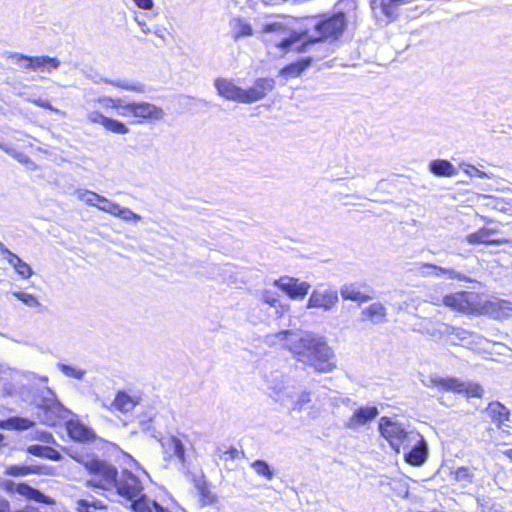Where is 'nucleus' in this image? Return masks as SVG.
<instances>
[{
  "instance_id": "37998d69",
  "label": "nucleus",
  "mask_w": 512,
  "mask_h": 512,
  "mask_svg": "<svg viewBox=\"0 0 512 512\" xmlns=\"http://www.w3.org/2000/svg\"><path fill=\"white\" fill-rule=\"evenodd\" d=\"M114 216L119 217L123 221L128 222V223L138 222L142 219L140 215L134 213L129 208L121 207L120 205H119L118 209L116 210V213Z\"/></svg>"
},
{
  "instance_id": "b1692460",
  "label": "nucleus",
  "mask_w": 512,
  "mask_h": 512,
  "mask_svg": "<svg viewBox=\"0 0 512 512\" xmlns=\"http://www.w3.org/2000/svg\"><path fill=\"white\" fill-rule=\"evenodd\" d=\"M164 453L169 457H175L185 467L186 456L183 442L176 436H170L162 442Z\"/></svg>"
},
{
  "instance_id": "7c9ffc66",
  "label": "nucleus",
  "mask_w": 512,
  "mask_h": 512,
  "mask_svg": "<svg viewBox=\"0 0 512 512\" xmlns=\"http://www.w3.org/2000/svg\"><path fill=\"white\" fill-rule=\"evenodd\" d=\"M27 452L33 456L46 458L52 461H61L63 458L60 452L50 446H43L38 444L30 445L27 448Z\"/></svg>"
},
{
  "instance_id": "412c9836",
  "label": "nucleus",
  "mask_w": 512,
  "mask_h": 512,
  "mask_svg": "<svg viewBox=\"0 0 512 512\" xmlns=\"http://www.w3.org/2000/svg\"><path fill=\"white\" fill-rule=\"evenodd\" d=\"M388 311L381 302H374L361 311V317L364 321H369L374 325H381L387 322Z\"/></svg>"
},
{
  "instance_id": "774afa93",
  "label": "nucleus",
  "mask_w": 512,
  "mask_h": 512,
  "mask_svg": "<svg viewBox=\"0 0 512 512\" xmlns=\"http://www.w3.org/2000/svg\"><path fill=\"white\" fill-rule=\"evenodd\" d=\"M144 33H149L150 30H148V28H145V29H142Z\"/></svg>"
},
{
  "instance_id": "a878e982",
  "label": "nucleus",
  "mask_w": 512,
  "mask_h": 512,
  "mask_svg": "<svg viewBox=\"0 0 512 512\" xmlns=\"http://www.w3.org/2000/svg\"><path fill=\"white\" fill-rule=\"evenodd\" d=\"M498 231L495 229H490L483 227L478 231L467 235L466 241L469 244H489V245H499L504 243L502 240H494L491 238L492 235L496 234Z\"/></svg>"
},
{
  "instance_id": "f3484780",
  "label": "nucleus",
  "mask_w": 512,
  "mask_h": 512,
  "mask_svg": "<svg viewBox=\"0 0 512 512\" xmlns=\"http://www.w3.org/2000/svg\"><path fill=\"white\" fill-rule=\"evenodd\" d=\"M218 94L229 101L245 103L244 89L237 86L232 80L217 78L214 82Z\"/></svg>"
},
{
  "instance_id": "a211bd4d",
  "label": "nucleus",
  "mask_w": 512,
  "mask_h": 512,
  "mask_svg": "<svg viewBox=\"0 0 512 512\" xmlns=\"http://www.w3.org/2000/svg\"><path fill=\"white\" fill-rule=\"evenodd\" d=\"M378 415L379 410L376 406L359 407L345 422V427L357 431L360 427L374 420Z\"/></svg>"
},
{
  "instance_id": "ddd939ff",
  "label": "nucleus",
  "mask_w": 512,
  "mask_h": 512,
  "mask_svg": "<svg viewBox=\"0 0 512 512\" xmlns=\"http://www.w3.org/2000/svg\"><path fill=\"white\" fill-rule=\"evenodd\" d=\"M292 299H302L308 293L310 284L296 278L282 277L274 282Z\"/></svg>"
},
{
  "instance_id": "79ce46f5",
  "label": "nucleus",
  "mask_w": 512,
  "mask_h": 512,
  "mask_svg": "<svg viewBox=\"0 0 512 512\" xmlns=\"http://www.w3.org/2000/svg\"><path fill=\"white\" fill-rule=\"evenodd\" d=\"M58 368L65 376L75 378L78 380L83 379L84 375L86 374L85 370L67 364L60 363L58 364Z\"/></svg>"
},
{
  "instance_id": "e2e57ef3",
  "label": "nucleus",
  "mask_w": 512,
  "mask_h": 512,
  "mask_svg": "<svg viewBox=\"0 0 512 512\" xmlns=\"http://www.w3.org/2000/svg\"><path fill=\"white\" fill-rule=\"evenodd\" d=\"M422 274L425 276H435V271L430 269H423Z\"/></svg>"
},
{
  "instance_id": "39448f33",
  "label": "nucleus",
  "mask_w": 512,
  "mask_h": 512,
  "mask_svg": "<svg viewBox=\"0 0 512 512\" xmlns=\"http://www.w3.org/2000/svg\"><path fill=\"white\" fill-rule=\"evenodd\" d=\"M87 470L92 475L91 479L87 481L88 486L112 491L119 475L114 465L94 457Z\"/></svg>"
},
{
  "instance_id": "864d4df0",
  "label": "nucleus",
  "mask_w": 512,
  "mask_h": 512,
  "mask_svg": "<svg viewBox=\"0 0 512 512\" xmlns=\"http://www.w3.org/2000/svg\"><path fill=\"white\" fill-rule=\"evenodd\" d=\"M220 454H219V458L223 461H228V460H233L235 458L238 457L239 455V451L236 449V448H229L228 450H225L223 452H221V450H219Z\"/></svg>"
},
{
  "instance_id": "0e129e2a",
  "label": "nucleus",
  "mask_w": 512,
  "mask_h": 512,
  "mask_svg": "<svg viewBox=\"0 0 512 512\" xmlns=\"http://www.w3.org/2000/svg\"><path fill=\"white\" fill-rule=\"evenodd\" d=\"M24 163L26 164V168L28 170H34L36 168L35 162H33V161L24 162Z\"/></svg>"
},
{
  "instance_id": "13d9d810",
  "label": "nucleus",
  "mask_w": 512,
  "mask_h": 512,
  "mask_svg": "<svg viewBox=\"0 0 512 512\" xmlns=\"http://www.w3.org/2000/svg\"><path fill=\"white\" fill-rule=\"evenodd\" d=\"M0 512H11L10 502L0 495Z\"/></svg>"
},
{
  "instance_id": "473e14b6",
  "label": "nucleus",
  "mask_w": 512,
  "mask_h": 512,
  "mask_svg": "<svg viewBox=\"0 0 512 512\" xmlns=\"http://www.w3.org/2000/svg\"><path fill=\"white\" fill-rule=\"evenodd\" d=\"M422 269H430V270L435 271V277L446 276L448 279H451V280H458V281L467 280V277L464 274H462L461 272H458L454 269H451V268H444V267H439V266H436L433 264L426 263V264L422 265Z\"/></svg>"
},
{
  "instance_id": "6e6552de",
  "label": "nucleus",
  "mask_w": 512,
  "mask_h": 512,
  "mask_svg": "<svg viewBox=\"0 0 512 512\" xmlns=\"http://www.w3.org/2000/svg\"><path fill=\"white\" fill-rule=\"evenodd\" d=\"M112 490L130 504L144 495L141 481L128 470H123L118 475Z\"/></svg>"
},
{
  "instance_id": "9b49d317",
  "label": "nucleus",
  "mask_w": 512,
  "mask_h": 512,
  "mask_svg": "<svg viewBox=\"0 0 512 512\" xmlns=\"http://www.w3.org/2000/svg\"><path fill=\"white\" fill-rule=\"evenodd\" d=\"M405 461L412 466L423 465L428 457V445L424 437L418 433V438L408 442L407 448L402 449Z\"/></svg>"
},
{
  "instance_id": "338daca9",
  "label": "nucleus",
  "mask_w": 512,
  "mask_h": 512,
  "mask_svg": "<svg viewBox=\"0 0 512 512\" xmlns=\"http://www.w3.org/2000/svg\"><path fill=\"white\" fill-rule=\"evenodd\" d=\"M50 439H53L52 435H49L47 439H45L46 442H49Z\"/></svg>"
},
{
  "instance_id": "c03bdc74",
  "label": "nucleus",
  "mask_w": 512,
  "mask_h": 512,
  "mask_svg": "<svg viewBox=\"0 0 512 512\" xmlns=\"http://www.w3.org/2000/svg\"><path fill=\"white\" fill-rule=\"evenodd\" d=\"M67 454L76 460L78 463L82 464L86 469L89 467L90 463L93 461L94 456L84 453L82 451H75L72 449H69L67 451Z\"/></svg>"
},
{
  "instance_id": "393cba45",
  "label": "nucleus",
  "mask_w": 512,
  "mask_h": 512,
  "mask_svg": "<svg viewBox=\"0 0 512 512\" xmlns=\"http://www.w3.org/2000/svg\"><path fill=\"white\" fill-rule=\"evenodd\" d=\"M485 413L491 418L492 422L498 426V428H502L505 421H507L510 416L509 409L498 401L489 403L488 407L485 409Z\"/></svg>"
},
{
  "instance_id": "9d476101",
  "label": "nucleus",
  "mask_w": 512,
  "mask_h": 512,
  "mask_svg": "<svg viewBox=\"0 0 512 512\" xmlns=\"http://www.w3.org/2000/svg\"><path fill=\"white\" fill-rule=\"evenodd\" d=\"M443 303L453 310L475 314L479 312L478 295L474 292H457L446 295Z\"/></svg>"
},
{
  "instance_id": "052dcab7",
  "label": "nucleus",
  "mask_w": 512,
  "mask_h": 512,
  "mask_svg": "<svg viewBox=\"0 0 512 512\" xmlns=\"http://www.w3.org/2000/svg\"><path fill=\"white\" fill-rule=\"evenodd\" d=\"M0 253L1 255L7 260V258H10L11 255H13L14 253L11 252L8 248L5 247V245L0 242Z\"/></svg>"
},
{
  "instance_id": "7ed1b4c3",
  "label": "nucleus",
  "mask_w": 512,
  "mask_h": 512,
  "mask_svg": "<svg viewBox=\"0 0 512 512\" xmlns=\"http://www.w3.org/2000/svg\"><path fill=\"white\" fill-rule=\"evenodd\" d=\"M346 28V15L343 12H337L330 16H325L314 25L317 34L315 37H308L303 44L305 50L307 46L316 42L331 39H337Z\"/></svg>"
},
{
  "instance_id": "f8f14e48",
  "label": "nucleus",
  "mask_w": 512,
  "mask_h": 512,
  "mask_svg": "<svg viewBox=\"0 0 512 512\" xmlns=\"http://www.w3.org/2000/svg\"><path fill=\"white\" fill-rule=\"evenodd\" d=\"M339 297L336 290L333 289H315L307 303L308 308H319L324 311H331L338 303Z\"/></svg>"
},
{
  "instance_id": "5fc2aeb1",
  "label": "nucleus",
  "mask_w": 512,
  "mask_h": 512,
  "mask_svg": "<svg viewBox=\"0 0 512 512\" xmlns=\"http://www.w3.org/2000/svg\"><path fill=\"white\" fill-rule=\"evenodd\" d=\"M97 102L102 105L104 108H115L116 98H111L107 96L99 97Z\"/></svg>"
},
{
  "instance_id": "f704fd0d",
  "label": "nucleus",
  "mask_w": 512,
  "mask_h": 512,
  "mask_svg": "<svg viewBox=\"0 0 512 512\" xmlns=\"http://www.w3.org/2000/svg\"><path fill=\"white\" fill-rule=\"evenodd\" d=\"M429 170L436 176H454L457 174V168L451 162H430Z\"/></svg>"
},
{
  "instance_id": "4468645a",
  "label": "nucleus",
  "mask_w": 512,
  "mask_h": 512,
  "mask_svg": "<svg viewBox=\"0 0 512 512\" xmlns=\"http://www.w3.org/2000/svg\"><path fill=\"white\" fill-rule=\"evenodd\" d=\"M5 489L8 492H14L15 491L18 494L26 497L27 499L34 500V501L39 502V503H44V504H47V505L54 504V500L51 497L43 494L38 489H36V488L26 484V483L15 484L12 481H7L5 483Z\"/></svg>"
},
{
  "instance_id": "09e8293b",
  "label": "nucleus",
  "mask_w": 512,
  "mask_h": 512,
  "mask_svg": "<svg viewBox=\"0 0 512 512\" xmlns=\"http://www.w3.org/2000/svg\"><path fill=\"white\" fill-rule=\"evenodd\" d=\"M253 34L252 26L248 23L239 22L237 24V31L234 34V38L238 39L240 37L251 36Z\"/></svg>"
},
{
  "instance_id": "a18cd8bd",
  "label": "nucleus",
  "mask_w": 512,
  "mask_h": 512,
  "mask_svg": "<svg viewBox=\"0 0 512 512\" xmlns=\"http://www.w3.org/2000/svg\"><path fill=\"white\" fill-rule=\"evenodd\" d=\"M99 210L101 211H104V212H107L111 215H115L116 213V210L118 209L119 207V204L117 203H114L110 200H108L107 198H105L104 196H100V199H99V202H98V205L96 206Z\"/></svg>"
},
{
  "instance_id": "aec40b11",
  "label": "nucleus",
  "mask_w": 512,
  "mask_h": 512,
  "mask_svg": "<svg viewBox=\"0 0 512 512\" xmlns=\"http://www.w3.org/2000/svg\"><path fill=\"white\" fill-rule=\"evenodd\" d=\"M408 1L409 0H370V6L375 13L379 11L389 21H393L398 15V7Z\"/></svg>"
},
{
  "instance_id": "49530a36",
  "label": "nucleus",
  "mask_w": 512,
  "mask_h": 512,
  "mask_svg": "<svg viewBox=\"0 0 512 512\" xmlns=\"http://www.w3.org/2000/svg\"><path fill=\"white\" fill-rule=\"evenodd\" d=\"M202 505L213 504L216 496L208 489L207 484L197 489Z\"/></svg>"
},
{
  "instance_id": "bb28decb",
  "label": "nucleus",
  "mask_w": 512,
  "mask_h": 512,
  "mask_svg": "<svg viewBox=\"0 0 512 512\" xmlns=\"http://www.w3.org/2000/svg\"><path fill=\"white\" fill-rule=\"evenodd\" d=\"M272 391L274 400L289 410L293 399L296 397L295 388L290 385L274 386Z\"/></svg>"
},
{
  "instance_id": "6e6d98bb",
  "label": "nucleus",
  "mask_w": 512,
  "mask_h": 512,
  "mask_svg": "<svg viewBox=\"0 0 512 512\" xmlns=\"http://www.w3.org/2000/svg\"><path fill=\"white\" fill-rule=\"evenodd\" d=\"M32 103H34L38 107L54 111V108L52 107L51 103L48 100L39 98V99L32 100Z\"/></svg>"
},
{
  "instance_id": "cd10ccee",
  "label": "nucleus",
  "mask_w": 512,
  "mask_h": 512,
  "mask_svg": "<svg viewBox=\"0 0 512 512\" xmlns=\"http://www.w3.org/2000/svg\"><path fill=\"white\" fill-rule=\"evenodd\" d=\"M312 63L311 57H303L296 62L284 66L280 70V74L286 78H293L299 76L305 71Z\"/></svg>"
},
{
  "instance_id": "2f4dec72",
  "label": "nucleus",
  "mask_w": 512,
  "mask_h": 512,
  "mask_svg": "<svg viewBox=\"0 0 512 512\" xmlns=\"http://www.w3.org/2000/svg\"><path fill=\"white\" fill-rule=\"evenodd\" d=\"M340 294L344 300L357 301L360 303L368 302L371 296L363 294L354 284H347L341 287Z\"/></svg>"
},
{
  "instance_id": "72a5a7b5",
  "label": "nucleus",
  "mask_w": 512,
  "mask_h": 512,
  "mask_svg": "<svg viewBox=\"0 0 512 512\" xmlns=\"http://www.w3.org/2000/svg\"><path fill=\"white\" fill-rule=\"evenodd\" d=\"M45 467L39 466V465H29V466H19V465H12L7 468L6 474L13 476V477H19V476H26L30 474H44Z\"/></svg>"
},
{
  "instance_id": "dca6fc26",
  "label": "nucleus",
  "mask_w": 512,
  "mask_h": 512,
  "mask_svg": "<svg viewBox=\"0 0 512 512\" xmlns=\"http://www.w3.org/2000/svg\"><path fill=\"white\" fill-rule=\"evenodd\" d=\"M87 120L92 124H100L106 131L114 134H126L128 127L121 121L103 115L99 111H91L87 114Z\"/></svg>"
},
{
  "instance_id": "c756f323",
  "label": "nucleus",
  "mask_w": 512,
  "mask_h": 512,
  "mask_svg": "<svg viewBox=\"0 0 512 512\" xmlns=\"http://www.w3.org/2000/svg\"><path fill=\"white\" fill-rule=\"evenodd\" d=\"M139 402L138 397H132L128 393L120 391L117 393L113 406L116 410L127 413L130 412Z\"/></svg>"
},
{
  "instance_id": "c9c22d12",
  "label": "nucleus",
  "mask_w": 512,
  "mask_h": 512,
  "mask_svg": "<svg viewBox=\"0 0 512 512\" xmlns=\"http://www.w3.org/2000/svg\"><path fill=\"white\" fill-rule=\"evenodd\" d=\"M7 261L23 278L28 279L32 276L33 271L31 267L16 254H13L10 258H7Z\"/></svg>"
},
{
  "instance_id": "ea45409f",
  "label": "nucleus",
  "mask_w": 512,
  "mask_h": 512,
  "mask_svg": "<svg viewBox=\"0 0 512 512\" xmlns=\"http://www.w3.org/2000/svg\"><path fill=\"white\" fill-rule=\"evenodd\" d=\"M75 194L77 195V198L81 201H83L85 204L89 206L96 207L98 205L100 196L99 194L89 191V190H76Z\"/></svg>"
},
{
  "instance_id": "4c0bfd02",
  "label": "nucleus",
  "mask_w": 512,
  "mask_h": 512,
  "mask_svg": "<svg viewBox=\"0 0 512 512\" xmlns=\"http://www.w3.org/2000/svg\"><path fill=\"white\" fill-rule=\"evenodd\" d=\"M251 467L257 475L265 477L267 480H272L274 477V472L266 461L256 460Z\"/></svg>"
},
{
  "instance_id": "f257e3e1",
  "label": "nucleus",
  "mask_w": 512,
  "mask_h": 512,
  "mask_svg": "<svg viewBox=\"0 0 512 512\" xmlns=\"http://www.w3.org/2000/svg\"><path fill=\"white\" fill-rule=\"evenodd\" d=\"M278 340L297 359L313 367L317 372L330 373L336 368L335 354L326 338L312 332L283 330L267 335L266 342L275 344Z\"/></svg>"
},
{
  "instance_id": "8fccbe9b",
  "label": "nucleus",
  "mask_w": 512,
  "mask_h": 512,
  "mask_svg": "<svg viewBox=\"0 0 512 512\" xmlns=\"http://www.w3.org/2000/svg\"><path fill=\"white\" fill-rule=\"evenodd\" d=\"M473 474L468 468L460 467L455 471V479L457 481L471 482Z\"/></svg>"
},
{
  "instance_id": "603ef678",
  "label": "nucleus",
  "mask_w": 512,
  "mask_h": 512,
  "mask_svg": "<svg viewBox=\"0 0 512 512\" xmlns=\"http://www.w3.org/2000/svg\"><path fill=\"white\" fill-rule=\"evenodd\" d=\"M262 299L265 303L269 304L272 307H275L278 303V295L272 291H264L262 293Z\"/></svg>"
},
{
  "instance_id": "4be33fe9",
  "label": "nucleus",
  "mask_w": 512,
  "mask_h": 512,
  "mask_svg": "<svg viewBox=\"0 0 512 512\" xmlns=\"http://www.w3.org/2000/svg\"><path fill=\"white\" fill-rule=\"evenodd\" d=\"M66 429L69 436L78 442H89L96 438L95 433L78 420L68 419Z\"/></svg>"
},
{
  "instance_id": "6ab92c4d",
  "label": "nucleus",
  "mask_w": 512,
  "mask_h": 512,
  "mask_svg": "<svg viewBox=\"0 0 512 512\" xmlns=\"http://www.w3.org/2000/svg\"><path fill=\"white\" fill-rule=\"evenodd\" d=\"M443 334L449 336L451 343L455 345L471 346L478 344L476 339L479 336L477 334L460 327L445 325Z\"/></svg>"
},
{
  "instance_id": "1a4fd4ad",
  "label": "nucleus",
  "mask_w": 512,
  "mask_h": 512,
  "mask_svg": "<svg viewBox=\"0 0 512 512\" xmlns=\"http://www.w3.org/2000/svg\"><path fill=\"white\" fill-rule=\"evenodd\" d=\"M10 59L15 60V63L22 69L29 71H39L51 73L60 67V60L51 56H27L21 53H11Z\"/></svg>"
},
{
  "instance_id": "5701e85b",
  "label": "nucleus",
  "mask_w": 512,
  "mask_h": 512,
  "mask_svg": "<svg viewBox=\"0 0 512 512\" xmlns=\"http://www.w3.org/2000/svg\"><path fill=\"white\" fill-rule=\"evenodd\" d=\"M165 113L162 108L148 102H135L134 117L144 120H161Z\"/></svg>"
},
{
  "instance_id": "de8ad7c7",
  "label": "nucleus",
  "mask_w": 512,
  "mask_h": 512,
  "mask_svg": "<svg viewBox=\"0 0 512 512\" xmlns=\"http://www.w3.org/2000/svg\"><path fill=\"white\" fill-rule=\"evenodd\" d=\"M13 295L28 307H36L40 305L37 298L32 294L24 292H13Z\"/></svg>"
},
{
  "instance_id": "69168bd1",
  "label": "nucleus",
  "mask_w": 512,
  "mask_h": 512,
  "mask_svg": "<svg viewBox=\"0 0 512 512\" xmlns=\"http://www.w3.org/2000/svg\"><path fill=\"white\" fill-rule=\"evenodd\" d=\"M504 454H505L507 457H509L510 459H512V447H511V448H509V449H507V450H505V451H504Z\"/></svg>"
},
{
  "instance_id": "4d7b16f0",
  "label": "nucleus",
  "mask_w": 512,
  "mask_h": 512,
  "mask_svg": "<svg viewBox=\"0 0 512 512\" xmlns=\"http://www.w3.org/2000/svg\"><path fill=\"white\" fill-rule=\"evenodd\" d=\"M134 3L141 9L149 10L153 7V0H133Z\"/></svg>"
},
{
  "instance_id": "3c124183",
  "label": "nucleus",
  "mask_w": 512,
  "mask_h": 512,
  "mask_svg": "<svg viewBox=\"0 0 512 512\" xmlns=\"http://www.w3.org/2000/svg\"><path fill=\"white\" fill-rule=\"evenodd\" d=\"M191 481L193 482V484H194L196 489H199L202 486L207 484L206 479H205V475L203 474L202 471H199L197 473H192L191 474Z\"/></svg>"
},
{
  "instance_id": "bf43d9fd",
  "label": "nucleus",
  "mask_w": 512,
  "mask_h": 512,
  "mask_svg": "<svg viewBox=\"0 0 512 512\" xmlns=\"http://www.w3.org/2000/svg\"><path fill=\"white\" fill-rule=\"evenodd\" d=\"M77 504L79 512H92L91 506L86 500H79Z\"/></svg>"
},
{
  "instance_id": "e433bc0d",
  "label": "nucleus",
  "mask_w": 512,
  "mask_h": 512,
  "mask_svg": "<svg viewBox=\"0 0 512 512\" xmlns=\"http://www.w3.org/2000/svg\"><path fill=\"white\" fill-rule=\"evenodd\" d=\"M311 402V394L308 391L296 392V397L293 399L289 411H301L308 403Z\"/></svg>"
},
{
  "instance_id": "0eeeda50",
  "label": "nucleus",
  "mask_w": 512,
  "mask_h": 512,
  "mask_svg": "<svg viewBox=\"0 0 512 512\" xmlns=\"http://www.w3.org/2000/svg\"><path fill=\"white\" fill-rule=\"evenodd\" d=\"M47 396L42 400L39 408L42 410L41 421L48 426H57L62 421H67L72 414L57 399L55 394L47 389Z\"/></svg>"
},
{
  "instance_id": "a19ab883",
  "label": "nucleus",
  "mask_w": 512,
  "mask_h": 512,
  "mask_svg": "<svg viewBox=\"0 0 512 512\" xmlns=\"http://www.w3.org/2000/svg\"><path fill=\"white\" fill-rule=\"evenodd\" d=\"M103 82L129 91L144 92V85L141 83L130 84L127 81H114L108 78L103 79Z\"/></svg>"
},
{
  "instance_id": "20e7f679",
  "label": "nucleus",
  "mask_w": 512,
  "mask_h": 512,
  "mask_svg": "<svg viewBox=\"0 0 512 512\" xmlns=\"http://www.w3.org/2000/svg\"><path fill=\"white\" fill-rule=\"evenodd\" d=\"M262 32L265 34H276L279 42L276 44L282 50L305 51V44L299 43L302 37L307 36L308 31L296 32L291 30L284 22L274 21L263 25Z\"/></svg>"
},
{
  "instance_id": "c85d7f7f",
  "label": "nucleus",
  "mask_w": 512,
  "mask_h": 512,
  "mask_svg": "<svg viewBox=\"0 0 512 512\" xmlns=\"http://www.w3.org/2000/svg\"><path fill=\"white\" fill-rule=\"evenodd\" d=\"M34 426V422L28 418L13 416L0 421V429L3 430H28Z\"/></svg>"
},
{
  "instance_id": "f03ea898",
  "label": "nucleus",
  "mask_w": 512,
  "mask_h": 512,
  "mask_svg": "<svg viewBox=\"0 0 512 512\" xmlns=\"http://www.w3.org/2000/svg\"><path fill=\"white\" fill-rule=\"evenodd\" d=\"M379 431L390 444L391 448L400 453L403 448H407L408 442L418 438V432L410 429L397 419L391 417H381L379 420Z\"/></svg>"
},
{
  "instance_id": "58836bf2",
  "label": "nucleus",
  "mask_w": 512,
  "mask_h": 512,
  "mask_svg": "<svg viewBox=\"0 0 512 512\" xmlns=\"http://www.w3.org/2000/svg\"><path fill=\"white\" fill-rule=\"evenodd\" d=\"M114 109L117 111V114L122 117H134L135 102L127 103L122 98H116Z\"/></svg>"
},
{
  "instance_id": "423d86ee",
  "label": "nucleus",
  "mask_w": 512,
  "mask_h": 512,
  "mask_svg": "<svg viewBox=\"0 0 512 512\" xmlns=\"http://www.w3.org/2000/svg\"><path fill=\"white\" fill-rule=\"evenodd\" d=\"M426 387H438L447 392L465 393L468 397H482L483 389L478 384L467 383L456 378H443L438 375H430L422 380Z\"/></svg>"
},
{
  "instance_id": "2eb2a0df",
  "label": "nucleus",
  "mask_w": 512,
  "mask_h": 512,
  "mask_svg": "<svg viewBox=\"0 0 512 512\" xmlns=\"http://www.w3.org/2000/svg\"><path fill=\"white\" fill-rule=\"evenodd\" d=\"M275 88V80L272 78H258L252 87L244 90L245 104L254 103L263 99Z\"/></svg>"
},
{
  "instance_id": "680f3d73",
  "label": "nucleus",
  "mask_w": 512,
  "mask_h": 512,
  "mask_svg": "<svg viewBox=\"0 0 512 512\" xmlns=\"http://www.w3.org/2000/svg\"><path fill=\"white\" fill-rule=\"evenodd\" d=\"M466 166H467V167H469V165H466ZM470 168H471V171H467V172H468L471 176H475V175H477V176H479L480 178H482V177H484V176H485V174H484V173H482V172H481L480 170H478L477 168H475V167H471V166H470Z\"/></svg>"
}]
</instances>
